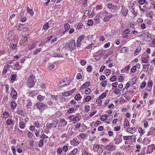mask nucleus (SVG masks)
Wrapping results in <instances>:
<instances>
[{
  "instance_id": "obj_1",
  "label": "nucleus",
  "mask_w": 155,
  "mask_h": 155,
  "mask_svg": "<svg viewBox=\"0 0 155 155\" xmlns=\"http://www.w3.org/2000/svg\"><path fill=\"white\" fill-rule=\"evenodd\" d=\"M27 84L29 87H31L35 85L36 80L34 76H30L27 80Z\"/></svg>"
},
{
  "instance_id": "obj_29",
  "label": "nucleus",
  "mask_w": 155,
  "mask_h": 155,
  "mask_svg": "<svg viewBox=\"0 0 155 155\" xmlns=\"http://www.w3.org/2000/svg\"><path fill=\"white\" fill-rule=\"evenodd\" d=\"M102 57V56L101 55V54L99 55H96L95 56V59L97 61H99L101 59Z\"/></svg>"
},
{
  "instance_id": "obj_16",
  "label": "nucleus",
  "mask_w": 155,
  "mask_h": 155,
  "mask_svg": "<svg viewBox=\"0 0 155 155\" xmlns=\"http://www.w3.org/2000/svg\"><path fill=\"white\" fill-rule=\"evenodd\" d=\"M107 117V116L106 114L101 115L100 118V120L102 121H104L106 120Z\"/></svg>"
},
{
  "instance_id": "obj_42",
  "label": "nucleus",
  "mask_w": 155,
  "mask_h": 155,
  "mask_svg": "<svg viewBox=\"0 0 155 155\" xmlns=\"http://www.w3.org/2000/svg\"><path fill=\"white\" fill-rule=\"evenodd\" d=\"M110 18V16L105 17L104 18V21L105 22H107L108 21Z\"/></svg>"
},
{
  "instance_id": "obj_54",
  "label": "nucleus",
  "mask_w": 155,
  "mask_h": 155,
  "mask_svg": "<svg viewBox=\"0 0 155 155\" xmlns=\"http://www.w3.org/2000/svg\"><path fill=\"white\" fill-rule=\"evenodd\" d=\"M63 150L65 152L67 151L68 150V147L67 146H64L63 148Z\"/></svg>"
},
{
  "instance_id": "obj_7",
  "label": "nucleus",
  "mask_w": 155,
  "mask_h": 155,
  "mask_svg": "<svg viewBox=\"0 0 155 155\" xmlns=\"http://www.w3.org/2000/svg\"><path fill=\"white\" fill-rule=\"evenodd\" d=\"M116 146L114 145H108L106 146V148L110 151L115 150Z\"/></svg>"
},
{
  "instance_id": "obj_31",
  "label": "nucleus",
  "mask_w": 155,
  "mask_h": 155,
  "mask_svg": "<svg viewBox=\"0 0 155 155\" xmlns=\"http://www.w3.org/2000/svg\"><path fill=\"white\" fill-rule=\"evenodd\" d=\"M17 113L18 114L21 115V116H24L23 112L21 110H19L17 111Z\"/></svg>"
},
{
  "instance_id": "obj_18",
  "label": "nucleus",
  "mask_w": 155,
  "mask_h": 155,
  "mask_svg": "<svg viewBox=\"0 0 155 155\" xmlns=\"http://www.w3.org/2000/svg\"><path fill=\"white\" fill-rule=\"evenodd\" d=\"M141 50V48L140 47H139V48H137L134 53V55L135 56L139 54V52Z\"/></svg>"
},
{
  "instance_id": "obj_33",
  "label": "nucleus",
  "mask_w": 155,
  "mask_h": 155,
  "mask_svg": "<svg viewBox=\"0 0 155 155\" xmlns=\"http://www.w3.org/2000/svg\"><path fill=\"white\" fill-rule=\"evenodd\" d=\"M131 12L134 15L135 17L137 15V12H135L134 8H133L132 9Z\"/></svg>"
},
{
  "instance_id": "obj_48",
  "label": "nucleus",
  "mask_w": 155,
  "mask_h": 155,
  "mask_svg": "<svg viewBox=\"0 0 155 155\" xmlns=\"http://www.w3.org/2000/svg\"><path fill=\"white\" fill-rule=\"evenodd\" d=\"M137 70V68L135 66H133L131 69V71L132 73H134Z\"/></svg>"
},
{
  "instance_id": "obj_32",
  "label": "nucleus",
  "mask_w": 155,
  "mask_h": 155,
  "mask_svg": "<svg viewBox=\"0 0 155 155\" xmlns=\"http://www.w3.org/2000/svg\"><path fill=\"white\" fill-rule=\"evenodd\" d=\"M74 109L73 107H71L68 109V112L69 114L71 113L74 111Z\"/></svg>"
},
{
  "instance_id": "obj_28",
  "label": "nucleus",
  "mask_w": 155,
  "mask_h": 155,
  "mask_svg": "<svg viewBox=\"0 0 155 155\" xmlns=\"http://www.w3.org/2000/svg\"><path fill=\"white\" fill-rule=\"evenodd\" d=\"M107 80H104L102 81L101 85L103 87H105L107 84Z\"/></svg>"
},
{
  "instance_id": "obj_51",
  "label": "nucleus",
  "mask_w": 155,
  "mask_h": 155,
  "mask_svg": "<svg viewBox=\"0 0 155 155\" xmlns=\"http://www.w3.org/2000/svg\"><path fill=\"white\" fill-rule=\"evenodd\" d=\"M87 71L90 72H91L92 71V67L91 66L89 65L87 66Z\"/></svg>"
},
{
  "instance_id": "obj_12",
  "label": "nucleus",
  "mask_w": 155,
  "mask_h": 155,
  "mask_svg": "<svg viewBox=\"0 0 155 155\" xmlns=\"http://www.w3.org/2000/svg\"><path fill=\"white\" fill-rule=\"evenodd\" d=\"M27 12L28 13H29L31 16H33L34 14L33 10L30 9L28 7H27L26 8Z\"/></svg>"
},
{
  "instance_id": "obj_64",
  "label": "nucleus",
  "mask_w": 155,
  "mask_h": 155,
  "mask_svg": "<svg viewBox=\"0 0 155 155\" xmlns=\"http://www.w3.org/2000/svg\"><path fill=\"white\" fill-rule=\"evenodd\" d=\"M140 5H143L145 2V0H139L138 1Z\"/></svg>"
},
{
  "instance_id": "obj_45",
  "label": "nucleus",
  "mask_w": 155,
  "mask_h": 155,
  "mask_svg": "<svg viewBox=\"0 0 155 155\" xmlns=\"http://www.w3.org/2000/svg\"><path fill=\"white\" fill-rule=\"evenodd\" d=\"M80 63L82 66L85 65L86 63V61L85 60H83L81 61Z\"/></svg>"
},
{
  "instance_id": "obj_62",
  "label": "nucleus",
  "mask_w": 155,
  "mask_h": 155,
  "mask_svg": "<svg viewBox=\"0 0 155 155\" xmlns=\"http://www.w3.org/2000/svg\"><path fill=\"white\" fill-rule=\"evenodd\" d=\"M77 149H74L73 150H72L71 153H70L71 155H72V154H75L77 152Z\"/></svg>"
},
{
  "instance_id": "obj_3",
  "label": "nucleus",
  "mask_w": 155,
  "mask_h": 155,
  "mask_svg": "<svg viewBox=\"0 0 155 155\" xmlns=\"http://www.w3.org/2000/svg\"><path fill=\"white\" fill-rule=\"evenodd\" d=\"M36 106L40 110H43L45 109V105L41 102H38L36 104Z\"/></svg>"
},
{
  "instance_id": "obj_21",
  "label": "nucleus",
  "mask_w": 155,
  "mask_h": 155,
  "mask_svg": "<svg viewBox=\"0 0 155 155\" xmlns=\"http://www.w3.org/2000/svg\"><path fill=\"white\" fill-rule=\"evenodd\" d=\"M27 107L28 108H30L32 104V103L31 102L30 100H28L27 101Z\"/></svg>"
},
{
  "instance_id": "obj_17",
  "label": "nucleus",
  "mask_w": 155,
  "mask_h": 155,
  "mask_svg": "<svg viewBox=\"0 0 155 155\" xmlns=\"http://www.w3.org/2000/svg\"><path fill=\"white\" fill-rule=\"evenodd\" d=\"M130 82H128L126 84V87L123 89V91H124L125 90H126V91L125 92L126 93H127V92L128 88V87H130Z\"/></svg>"
},
{
  "instance_id": "obj_4",
  "label": "nucleus",
  "mask_w": 155,
  "mask_h": 155,
  "mask_svg": "<svg viewBox=\"0 0 155 155\" xmlns=\"http://www.w3.org/2000/svg\"><path fill=\"white\" fill-rule=\"evenodd\" d=\"M70 46V50L71 51L73 50L76 48V43L75 41L74 40H70L69 42Z\"/></svg>"
},
{
  "instance_id": "obj_52",
  "label": "nucleus",
  "mask_w": 155,
  "mask_h": 155,
  "mask_svg": "<svg viewBox=\"0 0 155 155\" xmlns=\"http://www.w3.org/2000/svg\"><path fill=\"white\" fill-rule=\"evenodd\" d=\"M128 49L126 47H124L122 48L121 51H122L124 52H126L128 51Z\"/></svg>"
},
{
  "instance_id": "obj_9",
  "label": "nucleus",
  "mask_w": 155,
  "mask_h": 155,
  "mask_svg": "<svg viewBox=\"0 0 155 155\" xmlns=\"http://www.w3.org/2000/svg\"><path fill=\"white\" fill-rule=\"evenodd\" d=\"M136 129L135 127H128L127 128V132L131 134L134 133L136 131Z\"/></svg>"
},
{
  "instance_id": "obj_14",
  "label": "nucleus",
  "mask_w": 155,
  "mask_h": 155,
  "mask_svg": "<svg viewBox=\"0 0 155 155\" xmlns=\"http://www.w3.org/2000/svg\"><path fill=\"white\" fill-rule=\"evenodd\" d=\"M9 47L12 50H15L17 49V45L15 44H10Z\"/></svg>"
},
{
  "instance_id": "obj_8",
  "label": "nucleus",
  "mask_w": 155,
  "mask_h": 155,
  "mask_svg": "<svg viewBox=\"0 0 155 155\" xmlns=\"http://www.w3.org/2000/svg\"><path fill=\"white\" fill-rule=\"evenodd\" d=\"M128 11L127 9L124 7L121 10V12L123 15L126 16L127 15Z\"/></svg>"
},
{
  "instance_id": "obj_41",
  "label": "nucleus",
  "mask_w": 155,
  "mask_h": 155,
  "mask_svg": "<svg viewBox=\"0 0 155 155\" xmlns=\"http://www.w3.org/2000/svg\"><path fill=\"white\" fill-rule=\"evenodd\" d=\"M132 138L131 136H125L124 137V139L125 140H130Z\"/></svg>"
},
{
  "instance_id": "obj_56",
  "label": "nucleus",
  "mask_w": 155,
  "mask_h": 155,
  "mask_svg": "<svg viewBox=\"0 0 155 155\" xmlns=\"http://www.w3.org/2000/svg\"><path fill=\"white\" fill-rule=\"evenodd\" d=\"M91 91V89L90 88H88L87 89L85 90V93L86 94H88L90 93Z\"/></svg>"
},
{
  "instance_id": "obj_57",
  "label": "nucleus",
  "mask_w": 155,
  "mask_h": 155,
  "mask_svg": "<svg viewBox=\"0 0 155 155\" xmlns=\"http://www.w3.org/2000/svg\"><path fill=\"white\" fill-rule=\"evenodd\" d=\"M89 10H87L85 12L84 16L86 17L89 15Z\"/></svg>"
},
{
  "instance_id": "obj_60",
  "label": "nucleus",
  "mask_w": 155,
  "mask_h": 155,
  "mask_svg": "<svg viewBox=\"0 0 155 155\" xmlns=\"http://www.w3.org/2000/svg\"><path fill=\"white\" fill-rule=\"evenodd\" d=\"M53 126V124L50 123L48 124V125L47 126V127L48 129H51L52 127Z\"/></svg>"
},
{
  "instance_id": "obj_2",
  "label": "nucleus",
  "mask_w": 155,
  "mask_h": 155,
  "mask_svg": "<svg viewBox=\"0 0 155 155\" xmlns=\"http://www.w3.org/2000/svg\"><path fill=\"white\" fill-rule=\"evenodd\" d=\"M71 82V81L70 80L69 78H65L58 83V86L59 87H61L64 85H67L70 84Z\"/></svg>"
},
{
  "instance_id": "obj_59",
  "label": "nucleus",
  "mask_w": 155,
  "mask_h": 155,
  "mask_svg": "<svg viewBox=\"0 0 155 155\" xmlns=\"http://www.w3.org/2000/svg\"><path fill=\"white\" fill-rule=\"evenodd\" d=\"M153 85V82L152 81H149L148 82L147 86L148 87L152 86Z\"/></svg>"
},
{
  "instance_id": "obj_39",
  "label": "nucleus",
  "mask_w": 155,
  "mask_h": 155,
  "mask_svg": "<svg viewBox=\"0 0 155 155\" xmlns=\"http://www.w3.org/2000/svg\"><path fill=\"white\" fill-rule=\"evenodd\" d=\"M53 122H54V123H53V126L54 125V127L55 128L56 127L57 124L58 123L59 120L58 119H56L55 120H54Z\"/></svg>"
},
{
  "instance_id": "obj_55",
  "label": "nucleus",
  "mask_w": 155,
  "mask_h": 155,
  "mask_svg": "<svg viewBox=\"0 0 155 155\" xmlns=\"http://www.w3.org/2000/svg\"><path fill=\"white\" fill-rule=\"evenodd\" d=\"M19 126L21 128H23L25 127L24 123L22 122H20L19 123Z\"/></svg>"
},
{
  "instance_id": "obj_50",
  "label": "nucleus",
  "mask_w": 155,
  "mask_h": 155,
  "mask_svg": "<svg viewBox=\"0 0 155 155\" xmlns=\"http://www.w3.org/2000/svg\"><path fill=\"white\" fill-rule=\"evenodd\" d=\"M146 82H143L140 85V88L141 89L143 88L146 86Z\"/></svg>"
},
{
  "instance_id": "obj_30",
  "label": "nucleus",
  "mask_w": 155,
  "mask_h": 155,
  "mask_svg": "<svg viewBox=\"0 0 155 155\" xmlns=\"http://www.w3.org/2000/svg\"><path fill=\"white\" fill-rule=\"evenodd\" d=\"M80 120V119H79V117L78 116L75 117L74 118H73V123H75L76 122H77L78 121H79Z\"/></svg>"
},
{
  "instance_id": "obj_34",
  "label": "nucleus",
  "mask_w": 155,
  "mask_h": 155,
  "mask_svg": "<svg viewBox=\"0 0 155 155\" xmlns=\"http://www.w3.org/2000/svg\"><path fill=\"white\" fill-rule=\"evenodd\" d=\"M148 34H149V33L144 32V33H143L142 34H141V35H140V36H143L144 37H146L147 38L148 36Z\"/></svg>"
},
{
  "instance_id": "obj_15",
  "label": "nucleus",
  "mask_w": 155,
  "mask_h": 155,
  "mask_svg": "<svg viewBox=\"0 0 155 155\" xmlns=\"http://www.w3.org/2000/svg\"><path fill=\"white\" fill-rule=\"evenodd\" d=\"M87 127L83 124L81 126V127L79 130V131L81 132H83L87 129Z\"/></svg>"
},
{
  "instance_id": "obj_61",
  "label": "nucleus",
  "mask_w": 155,
  "mask_h": 155,
  "mask_svg": "<svg viewBox=\"0 0 155 155\" xmlns=\"http://www.w3.org/2000/svg\"><path fill=\"white\" fill-rule=\"evenodd\" d=\"M144 126L145 128H147L148 127V124L147 121H144Z\"/></svg>"
},
{
  "instance_id": "obj_5",
  "label": "nucleus",
  "mask_w": 155,
  "mask_h": 155,
  "mask_svg": "<svg viewBox=\"0 0 155 155\" xmlns=\"http://www.w3.org/2000/svg\"><path fill=\"white\" fill-rule=\"evenodd\" d=\"M27 38L26 36H24L21 39L20 44L21 45H25L27 44Z\"/></svg>"
},
{
  "instance_id": "obj_43",
  "label": "nucleus",
  "mask_w": 155,
  "mask_h": 155,
  "mask_svg": "<svg viewBox=\"0 0 155 155\" xmlns=\"http://www.w3.org/2000/svg\"><path fill=\"white\" fill-rule=\"evenodd\" d=\"M43 139H41L40 141L38 144V146L40 147H41L43 146Z\"/></svg>"
},
{
  "instance_id": "obj_44",
  "label": "nucleus",
  "mask_w": 155,
  "mask_h": 155,
  "mask_svg": "<svg viewBox=\"0 0 155 155\" xmlns=\"http://www.w3.org/2000/svg\"><path fill=\"white\" fill-rule=\"evenodd\" d=\"M11 149H12V151L13 153H14V155H16V154H15L16 150L15 148V146H12L11 147Z\"/></svg>"
},
{
  "instance_id": "obj_25",
  "label": "nucleus",
  "mask_w": 155,
  "mask_h": 155,
  "mask_svg": "<svg viewBox=\"0 0 155 155\" xmlns=\"http://www.w3.org/2000/svg\"><path fill=\"white\" fill-rule=\"evenodd\" d=\"M37 98L39 101H41L44 100L45 97L41 95H39L37 96Z\"/></svg>"
},
{
  "instance_id": "obj_49",
  "label": "nucleus",
  "mask_w": 155,
  "mask_h": 155,
  "mask_svg": "<svg viewBox=\"0 0 155 155\" xmlns=\"http://www.w3.org/2000/svg\"><path fill=\"white\" fill-rule=\"evenodd\" d=\"M91 96H87L85 98V100L86 102H88L91 99Z\"/></svg>"
},
{
  "instance_id": "obj_26",
  "label": "nucleus",
  "mask_w": 155,
  "mask_h": 155,
  "mask_svg": "<svg viewBox=\"0 0 155 155\" xmlns=\"http://www.w3.org/2000/svg\"><path fill=\"white\" fill-rule=\"evenodd\" d=\"M85 37V35H81L78 38L77 41L81 42L82 40Z\"/></svg>"
},
{
  "instance_id": "obj_53",
  "label": "nucleus",
  "mask_w": 155,
  "mask_h": 155,
  "mask_svg": "<svg viewBox=\"0 0 155 155\" xmlns=\"http://www.w3.org/2000/svg\"><path fill=\"white\" fill-rule=\"evenodd\" d=\"M79 136L82 139L86 137V134L81 133L80 134Z\"/></svg>"
},
{
  "instance_id": "obj_38",
  "label": "nucleus",
  "mask_w": 155,
  "mask_h": 155,
  "mask_svg": "<svg viewBox=\"0 0 155 155\" xmlns=\"http://www.w3.org/2000/svg\"><path fill=\"white\" fill-rule=\"evenodd\" d=\"M90 107L89 105H87L85 107V111L86 112H88L90 110Z\"/></svg>"
},
{
  "instance_id": "obj_47",
  "label": "nucleus",
  "mask_w": 155,
  "mask_h": 155,
  "mask_svg": "<svg viewBox=\"0 0 155 155\" xmlns=\"http://www.w3.org/2000/svg\"><path fill=\"white\" fill-rule=\"evenodd\" d=\"M12 121H13L11 119H8L6 123L7 124L11 125L13 123Z\"/></svg>"
},
{
  "instance_id": "obj_58",
  "label": "nucleus",
  "mask_w": 155,
  "mask_h": 155,
  "mask_svg": "<svg viewBox=\"0 0 155 155\" xmlns=\"http://www.w3.org/2000/svg\"><path fill=\"white\" fill-rule=\"evenodd\" d=\"M62 151V148L60 147L57 150V153H58L60 154Z\"/></svg>"
},
{
  "instance_id": "obj_46",
  "label": "nucleus",
  "mask_w": 155,
  "mask_h": 155,
  "mask_svg": "<svg viewBox=\"0 0 155 155\" xmlns=\"http://www.w3.org/2000/svg\"><path fill=\"white\" fill-rule=\"evenodd\" d=\"M80 94H76L74 97V99L77 101H78L80 100Z\"/></svg>"
},
{
  "instance_id": "obj_19",
  "label": "nucleus",
  "mask_w": 155,
  "mask_h": 155,
  "mask_svg": "<svg viewBox=\"0 0 155 155\" xmlns=\"http://www.w3.org/2000/svg\"><path fill=\"white\" fill-rule=\"evenodd\" d=\"M142 60V62L143 63H147L148 62V58H144L143 56H142L141 57Z\"/></svg>"
},
{
  "instance_id": "obj_63",
  "label": "nucleus",
  "mask_w": 155,
  "mask_h": 155,
  "mask_svg": "<svg viewBox=\"0 0 155 155\" xmlns=\"http://www.w3.org/2000/svg\"><path fill=\"white\" fill-rule=\"evenodd\" d=\"M82 78V76L81 73H78L77 74V78L78 79H79Z\"/></svg>"
},
{
  "instance_id": "obj_36",
  "label": "nucleus",
  "mask_w": 155,
  "mask_h": 155,
  "mask_svg": "<svg viewBox=\"0 0 155 155\" xmlns=\"http://www.w3.org/2000/svg\"><path fill=\"white\" fill-rule=\"evenodd\" d=\"M106 93L105 92L103 93L99 96V98L100 99H103L104 97H105L106 96Z\"/></svg>"
},
{
  "instance_id": "obj_22",
  "label": "nucleus",
  "mask_w": 155,
  "mask_h": 155,
  "mask_svg": "<svg viewBox=\"0 0 155 155\" xmlns=\"http://www.w3.org/2000/svg\"><path fill=\"white\" fill-rule=\"evenodd\" d=\"M129 126H130L129 121L127 119L125 118L124 121V127H125V126L127 127Z\"/></svg>"
},
{
  "instance_id": "obj_23",
  "label": "nucleus",
  "mask_w": 155,
  "mask_h": 155,
  "mask_svg": "<svg viewBox=\"0 0 155 155\" xmlns=\"http://www.w3.org/2000/svg\"><path fill=\"white\" fill-rule=\"evenodd\" d=\"M48 22H46L43 27V29H44V30H47L48 29Z\"/></svg>"
},
{
  "instance_id": "obj_27",
  "label": "nucleus",
  "mask_w": 155,
  "mask_h": 155,
  "mask_svg": "<svg viewBox=\"0 0 155 155\" xmlns=\"http://www.w3.org/2000/svg\"><path fill=\"white\" fill-rule=\"evenodd\" d=\"M16 104L15 102H12L11 103V106L12 108H15L16 107Z\"/></svg>"
},
{
  "instance_id": "obj_24",
  "label": "nucleus",
  "mask_w": 155,
  "mask_h": 155,
  "mask_svg": "<svg viewBox=\"0 0 155 155\" xmlns=\"http://www.w3.org/2000/svg\"><path fill=\"white\" fill-rule=\"evenodd\" d=\"M138 131L139 133H141V134L140 136H141L142 134H143L145 133V131L143 129L140 127H139L138 128Z\"/></svg>"
},
{
  "instance_id": "obj_13",
  "label": "nucleus",
  "mask_w": 155,
  "mask_h": 155,
  "mask_svg": "<svg viewBox=\"0 0 155 155\" xmlns=\"http://www.w3.org/2000/svg\"><path fill=\"white\" fill-rule=\"evenodd\" d=\"M36 43L35 42L32 43L30 45H29L28 47V49L31 50L34 48L36 46Z\"/></svg>"
},
{
  "instance_id": "obj_37",
  "label": "nucleus",
  "mask_w": 155,
  "mask_h": 155,
  "mask_svg": "<svg viewBox=\"0 0 155 155\" xmlns=\"http://www.w3.org/2000/svg\"><path fill=\"white\" fill-rule=\"evenodd\" d=\"M93 24V22L92 20L90 19L88 21L87 25L88 26H92Z\"/></svg>"
},
{
  "instance_id": "obj_35",
  "label": "nucleus",
  "mask_w": 155,
  "mask_h": 155,
  "mask_svg": "<svg viewBox=\"0 0 155 155\" xmlns=\"http://www.w3.org/2000/svg\"><path fill=\"white\" fill-rule=\"evenodd\" d=\"M41 51V48H39L37 49H36L35 50L34 52L33 53V54H38V52H40Z\"/></svg>"
},
{
  "instance_id": "obj_11",
  "label": "nucleus",
  "mask_w": 155,
  "mask_h": 155,
  "mask_svg": "<svg viewBox=\"0 0 155 155\" xmlns=\"http://www.w3.org/2000/svg\"><path fill=\"white\" fill-rule=\"evenodd\" d=\"M11 97L14 99H16L17 98V93L15 90L12 91L11 93Z\"/></svg>"
},
{
  "instance_id": "obj_20",
  "label": "nucleus",
  "mask_w": 155,
  "mask_h": 155,
  "mask_svg": "<svg viewBox=\"0 0 155 155\" xmlns=\"http://www.w3.org/2000/svg\"><path fill=\"white\" fill-rule=\"evenodd\" d=\"M64 28L65 30V31H67L70 28V26L68 23H67L65 24L64 25Z\"/></svg>"
},
{
  "instance_id": "obj_40",
  "label": "nucleus",
  "mask_w": 155,
  "mask_h": 155,
  "mask_svg": "<svg viewBox=\"0 0 155 155\" xmlns=\"http://www.w3.org/2000/svg\"><path fill=\"white\" fill-rule=\"evenodd\" d=\"M117 79L116 76L115 75L112 76L110 78V80L111 81H115Z\"/></svg>"
},
{
  "instance_id": "obj_10",
  "label": "nucleus",
  "mask_w": 155,
  "mask_h": 155,
  "mask_svg": "<svg viewBox=\"0 0 155 155\" xmlns=\"http://www.w3.org/2000/svg\"><path fill=\"white\" fill-rule=\"evenodd\" d=\"M90 84V82L87 81L84 83L82 86L80 87V89L82 90L84 89V88L88 87Z\"/></svg>"
},
{
  "instance_id": "obj_6",
  "label": "nucleus",
  "mask_w": 155,
  "mask_h": 155,
  "mask_svg": "<svg viewBox=\"0 0 155 155\" xmlns=\"http://www.w3.org/2000/svg\"><path fill=\"white\" fill-rule=\"evenodd\" d=\"M121 135L117 136L115 137L114 139V140L115 141V143L117 144L120 143L122 140Z\"/></svg>"
}]
</instances>
